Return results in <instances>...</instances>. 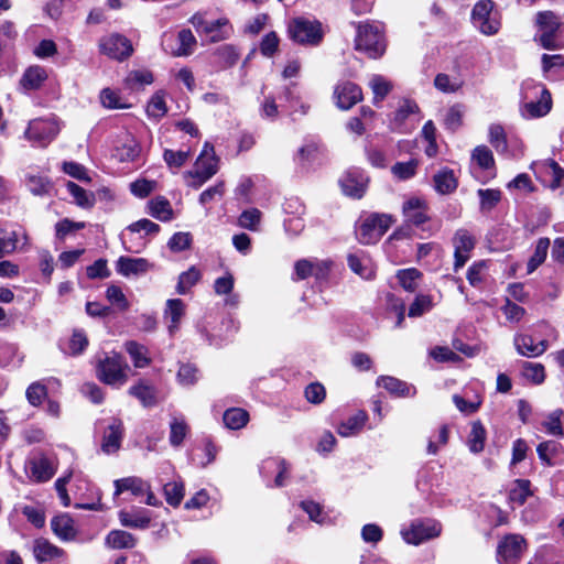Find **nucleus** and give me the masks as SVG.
<instances>
[{"label":"nucleus","instance_id":"obj_1","mask_svg":"<svg viewBox=\"0 0 564 564\" xmlns=\"http://www.w3.org/2000/svg\"><path fill=\"white\" fill-rule=\"evenodd\" d=\"M524 101L521 113L527 119L540 118L547 115L552 108L550 91L541 84L527 80L522 84Z\"/></svg>","mask_w":564,"mask_h":564},{"label":"nucleus","instance_id":"obj_2","mask_svg":"<svg viewBox=\"0 0 564 564\" xmlns=\"http://www.w3.org/2000/svg\"><path fill=\"white\" fill-rule=\"evenodd\" d=\"M218 172V159L214 147L206 142L195 161L194 167L183 174L185 184L188 187L198 189Z\"/></svg>","mask_w":564,"mask_h":564},{"label":"nucleus","instance_id":"obj_3","mask_svg":"<svg viewBox=\"0 0 564 564\" xmlns=\"http://www.w3.org/2000/svg\"><path fill=\"white\" fill-rule=\"evenodd\" d=\"M355 43L356 50L366 52L370 57L381 56L386 50L383 26L375 22L359 23Z\"/></svg>","mask_w":564,"mask_h":564},{"label":"nucleus","instance_id":"obj_4","mask_svg":"<svg viewBox=\"0 0 564 564\" xmlns=\"http://www.w3.org/2000/svg\"><path fill=\"white\" fill-rule=\"evenodd\" d=\"M290 39L301 45L316 46L324 36L322 23L315 19L296 17L288 24Z\"/></svg>","mask_w":564,"mask_h":564},{"label":"nucleus","instance_id":"obj_5","mask_svg":"<svg viewBox=\"0 0 564 564\" xmlns=\"http://www.w3.org/2000/svg\"><path fill=\"white\" fill-rule=\"evenodd\" d=\"M536 24L539 34L535 40L540 42L543 48L555 50L564 46V40L560 39L564 32V26L554 13L550 11L538 13Z\"/></svg>","mask_w":564,"mask_h":564},{"label":"nucleus","instance_id":"obj_6","mask_svg":"<svg viewBox=\"0 0 564 564\" xmlns=\"http://www.w3.org/2000/svg\"><path fill=\"white\" fill-rule=\"evenodd\" d=\"M128 369L129 366L122 356L113 354L98 361L96 376L105 384L119 388L128 381Z\"/></svg>","mask_w":564,"mask_h":564},{"label":"nucleus","instance_id":"obj_7","mask_svg":"<svg viewBox=\"0 0 564 564\" xmlns=\"http://www.w3.org/2000/svg\"><path fill=\"white\" fill-rule=\"evenodd\" d=\"M392 224V217L387 214H372L367 217L356 230L358 240L364 245L376 243L387 232Z\"/></svg>","mask_w":564,"mask_h":564},{"label":"nucleus","instance_id":"obj_8","mask_svg":"<svg viewBox=\"0 0 564 564\" xmlns=\"http://www.w3.org/2000/svg\"><path fill=\"white\" fill-rule=\"evenodd\" d=\"M495 2L480 0L476 2L471 11V22L482 34L495 35L500 30L501 23L497 13H494Z\"/></svg>","mask_w":564,"mask_h":564},{"label":"nucleus","instance_id":"obj_9","mask_svg":"<svg viewBox=\"0 0 564 564\" xmlns=\"http://www.w3.org/2000/svg\"><path fill=\"white\" fill-rule=\"evenodd\" d=\"M441 524L431 519L414 520L409 527L401 529L402 539L408 544L419 545L430 539L437 538L441 534Z\"/></svg>","mask_w":564,"mask_h":564},{"label":"nucleus","instance_id":"obj_10","mask_svg":"<svg viewBox=\"0 0 564 564\" xmlns=\"http://www.w3.org/2000/svg\"><path fill=\"white\" fill-rule=\"evenodd\" d=\"M99 51L112 59L123 61L131 56L133 47L129 39L112 33L99 40Z\"/></svg>","mask_w":564,"mask_h":564},{"label":"nucleus","instance_id":"obj_11","mask_svg":"<svg viewBox=\"0 0 564 564\" xmlns=\"http://www.w3.org/2000/svg\"><path fill=\"white\" fill-rule=\"evenodd\" d=\"M59 132L58 123L51 119H34L29 123L25 137L39 147L47 145Z\"/></svg>","mask_w":564,"mask_h":564},{"label":"nucleus","instance_id":"obj_12","mask_svg":"<svg viewBox=\"0 0 564 564\" xmlns=\"http://www.w3.org/2000/svg\"><path fill=\"white\" fill-rule=\"evenodd\" d=\"M527 549V542L520 534H508L498 544L497 558L501 564H510L520 560Z\"/></svg>","mask_w":564,"mask_h":564},{"label":"nucleus","instance_id":"obj_13","mask_svg":"<svg viewBox=\"0 0 564 564\" xmlns=\"http://www.w3.org/2000/svg\"><path fill=\"white\" fill-rule=\"evenodd\" d=\"M336 106L341 110H349L361 101L362 91L360 87L351 82L338 83L333 93Z\"/></svg>","mask_w":564,"mask_h":564},{"label":"nucleus","instance_id":"obj_14","mask_svg":"<svg viewBox=\"0 0 564 564\" xmlns=\"http://www.w3.org/2000/svg\"><path fill=\"white\" fill-rule=\"evenodd\" d=\"M368 176L359 170L346 172L339 180L343 193L352 198H361L368 185Z\"/></svg>","mask_w":564,"mask_h":564},{"label":"nucleus","instance_id":"obj_15","mask_svg":"<svg viewBox=\"0 0 564 564\" xmlns=\"http://www.w3.org/2000/svg\"><path fill=\"white\" fill-rule=\"evenodd\" d=\"M29 476L35 482L48 481L57 470V463L45 456L33 457L28 463Z\"/></svg>","mask_w":564,"mask_h":564},{"label":"nucleus","instance_id":"obj_16","mask_svg":"<svg viewBox=\"0 0 564 564\" xmlns=\"http://www.w3.org/2000/svg\"><path fill=\"white\" fill-rule=\"evenodd\" d=\"M453 245L454 269L457 271L468 261L469 253L475 247V238L466 229H458L453 237Z\"/></svg>","mask_w":564,"mask_h":564},{"label":"nucleus","instance_id":"obj_17","mask_svg":"<svg viewBox=\"0 0 564 564\" xmlns=\"http://www.w3.org/2000/svg\"><path fill=\"white\" fill-rule=\"evenodd\" d=\"M513 344L518 354L528 358L539 357L549 348L546 340L536 341L531 335L527 334H517L513 338Z\"/></svg>","mask_w":564,"mask_h":564},{"label":"nucleus","instance_id":"obj_18","mask_svg":"<svg viewBox=\"0 0 564 564\" xmlns=\"http://www.w3.org/2000/svg\"><path fill=\"white\" fill-rule=\"evenodd\" d=\"M141 145L130 133H124L115 148V156L120 162H137L141 158Z\"/></svg>","mask_w":564,"mask_h":564},{"label":"nucleus","instance_id":"obj_19","mask_svg":"<svg viewBox=\"0 0 564 564\" xmlns=\"http://www.w3.org/2000/svg\"><path fill=\"white\" fill-rule=\"evenodd\" d=\"M123 437V423L119 419H112L108 427L106 429L102 442H101V451L105 454H113L116 453L122 442Z\"/></svg>","mask_w":564,"mask_h":564},{"label":"nucleus","instance_id":"obj_20","mask_svg":"<svg viewBox=\"0 0 564 564\" xmlns=\"http://www.w3.org/2000/svg\"><path fill=\"white\" fill-rule=\"evenodd\" d=\"M153 268L144 258L120 257L116 262V270L123 276L141 275Z\"/></svg>","mask_w":564,"mask_h":564},{"label":"nucleus","instance_id":"obj_21","mask_svg":"<svg viewBox=\"0 0 564 564\" xmlns=\"http://www.w3.org/2000/svg\"><path fill=\"white\" fill-rule=\"evenodd\" d=\"M186 305L181 299H171L166 301L164 308V319L167 323L170 335L178 329L181 321L185 315Z\"/></svg>","mask_w":564,"mask_h":564},{"label":"nucleus","instance_id":"obj_22","mask_svg":"<svg viewBox=\"0 0 564 564\" xmlns=\"http://www.w3.org/2000/svg\"><path fill=\"white\" fill-rule=\"evenodd\" d=\"M405 221L420 226L427 220L425 202L417 197H411L403 204Z\"/></svg>","mask_w":564,"mask_h":564},{"label":"nucleus","instance_id":"obj_23","mask_svg":"<svg viewBox=\"0 0 564 564\" xmlns=\"http://www.w3.org/2000/svg\"><path fill=\"white\" fill-rule=\"evenodd\" d=\"M118 517L121 525L134 529H145L151 521L150 511L143 508H134L130 511L121 510Z\"/></svg>","mask_w":564,"mask_h":564},{"label":"nucleus","instance_id":"obj_24","mask_svg":"<svg viewBox=\"0 0 564 564\" xmlns=\"http://www.w3.org/2000/svg\"><path fill=\"white\" fill-rule=\"evenodd\" d=\"M73 477L76 479V487L78 490L86 489L88 487V480L80 471L75 473L73 469H69L66 475L59 477L55 481V488L64 507H68L70 505V498L67 494L66 485Z\"/></svg>","mask_w":564,"mask_h":564},{"label":"nucleus","instance_id":"obj_25","mask_svg":"<svg viewBox=\"0 0 564 564\" xmlns=\"http://www.w3.org/2000/svg\"><path fill=\"white\" fill-rule=\"evenodd\" d=\"M349 268L362 279L370 280L376 274L372 260L364 252L351 253L347 258Z\"/></svg>","mask_w":564,"mask_h":564},{"label":"nucleus","instance_id":"obj_26","mask_svg":"<svg viewBox=\"0 0 564 564\" xmlns=\"http://www.w3.org/2000/svg\"><path fill=\"white\" fill-rule=\"evenodd\" d=\"M377 386L386 389L390 394L399 398L412 397L415 394V388L413 386L390 376H380L377 379Z\"/></svg>","mask_w":564,"mask_h":564},{"label":"nucleus","instance_id":"obj_27","mask_svg":"<svg viewBox=\"0 0 564 564\" xmlns=\"http://www.w3.org/2000/svg\"><path fill=\"white\" fill-rule=\"evenodd\" d=\"M539 172L542 174L550 188L556 189L562 185L564 178V169L553 160H546L539 165Z\"/></svg>","mask_w":564,"mask_h":564},{"label":"nucleus","instance_id":"obj_28","mask_svg":"<svg viewBox=\"0 0 564 564\" xmlns=\"http://www.w3.org/2000/svg\"><path fill=\"white\" fill-rule=\"evenodd\" d=\"M115 496H119L124 491H130L133 496L144 495L150 485L139 477H126L115 480Z\"/></svg>","mask_w":564,"mask_h":564},{"label":"nucleus","instance_id":"obj_29","mask_svg":"<svg viewBox=\"0 0 564 564\" xmlns=\"http://www.w3.org/2000/svg\"><path fill=\"white\" fill-rule=\"evenodd\" d=\"M367 420V413L365 411H358L337 426V433L343 437L355 436L361 432Z\"/></svg>","mask_w":564,"mask_h":564},{"label":"nucleus","instance_id":"obj_30","mask_svg":"<svg viewBox=\"0 0 564 564\" xmlns=\"http://www.w3.org/2000/svg\"><path fill=\"white\" fill-rule=\"evenodd\" d=\"M129 394L137 398L145 408L154 406L158 403L156 389L145 381H139L130 387Z\"/></svg>","mask_w":564,"mask_h":564},{"label":"nucleus","instance_id":"obj_31","mask_svg":"<svg viewBox=\"0 0 564 564\" xmlns=\"http://www.w3.org/2000/svg\"><path fill=\"white\" fill-rule=\"evenodd\" d=\"M51 527L53 532L63 541H70L76 536L74 520L68 514L54 517Z\"/></svg>","mask_w":564,"mask_h":564},{"label":"nucleus","instance_id":"obj_32","mask_svg":"<svg viewBox=\"0 0 564 564\" xmlns=\"http://www.w3.org/2000/svg\"><path fill=\"white\" fill-rule=\"evenodd\" d=\"M63 550L46 539H36L33 544V554L39 562L52 561L63 555Z\"/></svg>","mask_w":564,"mask_h":564},{"label":"nucleus","instance_id":"obj_33","mask_svg":"<svg viewBox=\"0 0 564 564\" xmlns=\"http://www.w3.org/2000/svg\"><path fill=\"white\" fill-rule=\"evenodd\" d=\"M21 239L26 241L24 232L0 228V259L6 254L12 253L18 248Z\"/></svg>","mask_w":564,"mask_h":564},{"label":"nucleus","instance_id":"obj_34","mask_svg":"<svg viewBox=\"0 0 564 564\" xmlns=\"http://www.w3.org/2000/svg\"><path fill=\"white\" fill-rule=\"evenodd\" d=\"M154 82L153 73L149 69H133L128 73L123 83L130 90H140Z\"/></svg>","mask_w":564,"mask_h":564},{"label":"nucleus","instance_id":"obj_35","mask_svg":"<svg viewBox=\"0 0 564 564\" xmlns=\"http://www.w3.org/2000/svg\"><path fill=\"white\" fill-rule=\"evenodd\" d=\"M177 46L172 48L169 53L173 56H188L193 54L196 47V39L191 30H181L177 34Z\"/></svg>","mask_w":564,"mask_h":564},{"label":"nucleus","instance_id":"obj_36","mask_svg":"<svg viewBox=\"0 0 564 564\" xmlns=\"http://www.w3.org/2000/svg\"><path fill=\"white\" fill-rule=\"evenodd\" d=\"M124 347L135 368H145L150 365L151 358L145 346L130 340L126 343Z\"/></svg>","mask_w":564,"mask_h":564},{"label":"nucleus","instance_id":"obj_37","mask_svg":"<svg viewBox=\"0 0 564 564\" xmlns=\"http://www.w3.org/2000/svg\"><path fill=\"white\" fill-rule=\"evenodd\" d=\"M149 213L152 217L161 220L169 221L173 217V209L170 202L163 197L158 196L149 202Z\"/></svg>","mask_w":564,"mask_h":564},{"label":"nucleus","instance_id":"obj_38","mask_svg":"<svg viewBox=\"0 0 564 564\" xmlns=\"http://www.w3.org/2000/svg\"><path fill=\"white\" fill-rule=\"evenodd\" d=\"M274 470L278 471L276 477L274 479V486L282 487L284 485L285 475L288 473V466L285 460L281 458H268L262 463L260 467V471L263 475H267Z\"/></svg>","mask_w":564,"mask_h":564},{"label":"nucleus","instance_id":"obj_39","mask_svg":"<svg viewBox=\"0 0 564 564\" xmlns=\"http://www.w3.org/2000/svg\"><path fill=\"white\" fill-rule=\"evenodd\" d=\"M532 495L531 482L528 479H516L509 490V500L521 506Z\"/></svg>","mask_w":564,"mask_h":564},{"label":"nucleus","instance_id":"obj_40","mask_svg":"<svg viewBox=\"0 0 564 564\" xmlns=\"http://www.w3.org/2000/svg\"><path fill=\"white\" fill-rule=\"evenodd\" d=\"M486 442V430L484 425L476 421L471 424L469 435L467 437V446L474 454L482 452Z\"/></svg>","mask_w":564,"mask_h":564},{"label":"nucleus","instance_id":"obj_41","mask_svg":"<svg viewBox=\"0 0 564 564\" xmlns=\"http://www.w3.org/2000/svg\"><path fill=\"white\" fill-rule=\"evenodd\" d=\"M106 543L112 549H131L135 545V538L122 530H112L106 538Z\"/></svg>","mask_w":564,"mask_h":564},{"label":"nucleus","instance_id":"obj_42","mask_svg":"<svg viewBox=\"0 0 564 564\" xmlns=\"http://www.w3.org/2000/svg\"><path fill=\"white\" fill-rule=\"evenodd\" d=\"M435 189L441 194H449L457 187L453 171L444 169L434 176Z\"/></svg>","mask_w":564,"mask_h":564},{"label":"nucleus","instance_id":"obj_43","mask_svg":"<svg viewBox=\"0 0 564 564\" xmlns=\"http://www.w3.org/2000/svg\"><path fill=\"white\" fill-rule=\"evenodd\" d=\"M66 188L68 193L72 195L76 205H78L82 208L93 207L95 203V196L93 193H88L83 187L70 181L66 183Z\"/></svg>","mask_w":564,"mask_h":564},{"label":"nucleus","instance_id":"obj_44","mask_svg":"<svg viewBox=\"0 0 564 564\" xmlns=\"http://www.w3.org/2000/svg\"><path fill=\"white\" fill-rule=\"evenodd\" d=\"M369 86L373 93V102H381L392 89V84L381 75H372Z\"/></svg>","mask_w":564,"mask_h":564},{"label":"nucleus","instance_id":"obj_45","mask_svg":"<svg viewBox=\"0 0 564 564\" xmlns=\"http://www.w3.org/2000/svg\"><path fill=\"white\" fill-rule=\"evenodd\" d=\"M191 156L192 152L189 150L174 151L171 149H165L163 153L164 162L173 172L180 170L189 160Z\"/></svg>","mask_w":564,"mask_h":564},{"label":"nucleus","instance_id":"obj_46","mask_svg":"<svg viewBox=\"0 0 564 564\" xmlns=\"http://www.w3.org/2000/svg\"><path fill=\"white\" fill-rule=\"evenodd\" d=\"M223 420H224L225 425L228 429L239 430L247 424V422L249 420V414L247 411H245L242 409L232 408V409L227 410L224 413Z\"/></svg>","mask_w":564,"mask_h":564},{"label":"nucleus","instance_id":"obj_47","mask_svg":"<svg viewBox=\"0 0 564 564\" xmlns=\"http://www.w3.org/2000/svg\"><path fill=\"white\" fill-rule=\"evenodd\" d=\"M46 79V72L43 67L33 66L25 70L21 85L25 89H36Z\"/></svg>","mask_w":564,"mask_h":564},{"label":"nucleus","instance_id":"obj_48","mask_svg":"<svg viewBox=\"0 0 564 564\" xmlns=\"http://www.w3.org/2000/svg\"><path fill=\"white\" fill-rule=\"evenodd\" d=\"M99 99L101 105L108 109H127L130 107L121 95L111 88H104L100 91Z\"/></svg>","mask_w":564,"mask_h":564},{"label":"nucleus","instance_id":"obj_49","mask_svg":"<svg viewBox=\"0 0 564 564\" xmlns=\"http://www.w3.org/2000/svg\"><path fill=\"white\" fill-rule=\"evenodd\" d=\"M202 273L196 267H191L178 276L176 291L178 294H186L199 280Z\"/></svg>","mask_w":564,"mask_h":564},{"label":"nucleus","instance_id":"obj_50","mask_svg":"<svg viewBox=\"0 0 564 564\" xmlns=\"http://www.w3.org/2000/svg\"><path fill=\"white\" fill-rule=\"evenodd\" d=\"M167 112L165 102V94L160 90L156 91L147 105V113L150 118L160 119Z\"/></svg>","mask_w":564,"mask_h":564},{"label":"nucleus","instance_id":"obj_51","mask_svg":"<svg viewBox=\"0 0 564 564\" xmlns=\"http://www.w3.org/2000/svg\"><path fill=\"white\" fill-rule=\"evenodd\" d=\"M564 412L562 410H556L550 413L544 421L542 422V426L544 431L552 436L563 437L564 429L562 426V416Z\"/></svg>","mask_w":564,"mask_h":564},{"label":"nucleus","instance_id":"obj_52","mask_svg":"<svg viewBox=\"0 0 564 564\" xmlns=\"http://www.w3.org/2000/svg\"><path fill=\"white\" fill-rule=\"evenodd\" d=\"M521 375L530 382L540 384L545 379L544 366L539 362L524 361L522 364Z\"/></svg>","mask_w":564,"mask_h":564},{"label":"nucleus","instance_id":"obj_53","mask_svg":"<svg viewBox=\"0 0 564 564\" xmlns=\"http://www.w3.org/2000/svg\"><path fill=\"white\" fill-rule=\"evenodd\" d=\"M422 273L415 269H403L397 273V279L401 286L408 292H414L417 288V281L421 279Z\"/></svg>","mask_w":564,"mask_h":564},{"label":"nucleus","instance_id":"obj_54","mask_svg":"<svg viewBox=\"0 0 564 564\" xmlns=\"http://www.w3.org/2000/svg\"><path fill=\"white\" fill-rule=\"evenodd\" d=\"M550 247V240L547 238H541L538 240L534 253L528 262V273H532L539 265H541L547 254Z\"/></svg>","mask_w":564,"mask_h":564},{"label":"nucleus","instance_id":"obj_55","mask_svg":"<svg viewBox=\"0 0 564 564\" xmlns=\"http://www.w3.org/2000/svg\"><path fill=\"white\" fill-rule=\"evenodd\" d=\"M188 431V426L184 419L174 417L170 423V443L172 446H180Z\"/></svg>","mask_w":564,"mask_h":564},{"label":"nucleus","instance_id":"obj_56","mask_svg":"<svg viewBox=\"0 0 564 564\" xmlns=\"http://www.w3.org/2000/svg\"><path fill=\"white\" fill-rule=\"evenodd\" d=\"M489 142L498 153H507V135L505 129L500 124H491L489 127Z\"/></svg>","mask_w":564,"mask_h":564},{"label":"nucleus","instance_id":"obj_57","mask_svg":"<svg viewBox=\"0 0 564 564\" xmlns=\"http://www.w3.org/2000/svg\"><path fill=\"white\" fill-rule=\"evenodd\" d=\"M163 490L166 502L173 507H177L184 498V485L182 482H167Z\"/></svg>","mask_w":564,"mask_h":564},{"label":"nucleus","instance_id":"obj_58","mask_svg":"<svg viewBox=\"0 0 564 564\" xmlns=\"http://www.w3.org/2000/svg\"><path fill=\"white\" fill-rule=\"evenodd\" d=\"M471 158L484 170H489L495 166L492 152L486 145L476 147L473 151Z\"/></svg>","mask_w":564,"mask_h":564},{"label":"nucleus","instance_id":"obj_59","mask_svg":"<svg viewBox=\"0 0 564 564\" xmlns=\"http://www.w3.org/2000/svg\"><path fill=\"white\" fill-rule=\"evenodd\" d=\"M417 164L414 159L408 162H398L391 167V172L398 180H409L415 175Z\"/></svg>","mask_w":564,"mask_h":564},{"label":"nucleus","instance_id":"obj_60","mask_svg":"<svg viewBox=\"0 0 564 564\" xmlns=\"http://www.w3.org/2000/svg\"><path fill=\"white\" fill-rule=\"evenodd\" d=\"M433 307V301L430 295L420 294L415 297L413 303L410 305L408 315L410 317H420L423 314L430 312Z\"/></svg>","mask_w":564,"mask_h":564},{"label":"nucleus","instance_id":"obj_61","mask_svg":"<svg viewBox=\"0 0 564 564\" xmlns=\"http://www.w3.org/2000/svg\"><path fill=\"white\" fill-rule=\"evenodd\" d=\"M478 196L480 198L481 210H490L500 202L501 192L494 188L478 189Z\"/></svg>","mask_w":564,"mask_h":564},{"label":"nucleus","instance_id":"obj_62","mask_svg":"<svg viewBox=\"0 0 564 564\" xmlns=\"http://www.w3.org/2000/svg\"><path fill=\"white\" fill-rule=\"evenodd\" d=\"M224 194H225V183L221 181L217 182L215 185H213L202 192V194L199 195V203L203 206H206L210 202L221 199Z\"/></svg>","mask_w":564,"mask_h":564},{"label":"nucleus","instance_id":"obj_63","mask_svg":"<svg viewBox=\"0 0 564 564\" xmlns=\"http://www.w3.org/2000/svg\"><path fill=\"white\" fill-rule=\"evenodd\" d=\"M106 297L111 304L116 305L121 311H126L129 307L126 295L117 285L112 284L107 288Z\"/></svg>","mask_w":564,"mask_h":564},{"label":"nucleus","instance_id":"obj_64","mask_svg":"<svg viewBox=\"0 0 564 564\" xmlns=\"http://www.w3.org/2000/svg\"><path fill=\"white\" fill-rule=\"evenodd\" d=\"M25 394H26V399H28L29 403L33 406H37L42 403V401L46 397L47 391H46L45 386H43L42 383L33 382L26 389Z\"/></svg>","mask_w":564,"mask_h":564}]
</instances>
